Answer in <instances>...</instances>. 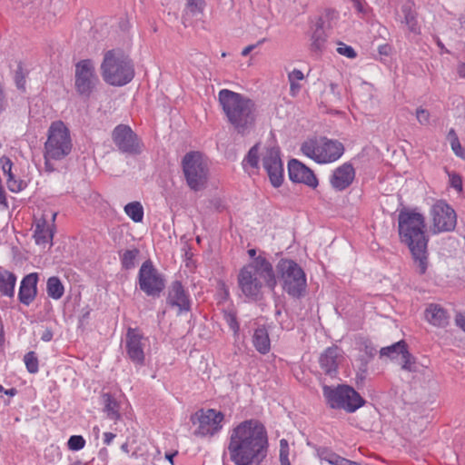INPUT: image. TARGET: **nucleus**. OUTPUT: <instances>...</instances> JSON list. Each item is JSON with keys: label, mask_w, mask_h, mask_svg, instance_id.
<instances>
[{"label": "nucleus", "mask_w": 465, "mask_h": 465, "mask_svg": "<svg viewBox=\"0 0 465 465\" xmlns=\"http://www.w3.org/2000/svg\"><path fill=\"white\" fill-rule=\"evenodd\" d=\"M268 447L265 427L252 419L232 430L227 449L235 465H261L267 456Z\"/></svg>", "instance_id": "nucleus-1"}, {"label": "nucleus", "mask_w": 465, "mask_h": 465, "mask_svg": "<svg viewBox=\"0 0 465 465\" xmlns=\"http://www.w3.org/2000/svg\"><path fill=\"white\" fill-rule=\"evenodd\" d=\"M399 234L401 242L405 243L415 262H418L420 274L427 270L428 238L425 234V218L414 210L402 209L398 215Z\"/></svg>", "instance_id": "nucleus-2"}, {"label": "nucleus", "mask_w": 465, "mask_h": 465, "mask_svg": "<svg viewBox=\"0 0 465 465\" xmlns=\"http://www.w3.org/2000/svg\"><path fill=\"white\" fill-rule=\"evenodd\" d=\"M237 281L242 293L252 301L259 299L263 284L272 291L277 285V277L272 263L262 255L240 270Z\"/></svg>", "instance_id": "nucleus-3"}, {"label": "nucleus", "mask_w": 465, "mask_h": 465, "mask_svg": "<svg viewBox=\"0 0 465 465\" xmlns=\"http://www.w3.org/2000/svg\"><path fill=\"white\" fill-rule=\"evenodd\" d=\"M218 100L228 122L241 134L250 132L255 124V104L248 97L228 89H222Z\"/></svg>", "instance_id": "nucleus-4"}, {"label": "nucleus", "mask_w": 465, "mask_h": 465, "mask_svg": "<svg viewBox=\"0 0 465 465\" xmlns=\"http://www.w3.org/2000/svg\"><path fill=\"white\" fill-rule=\"evenodd\" d=\"M73 150V140L70 130L63 121H55L51 124L47 131V139L44 146V158L50 161H62L66 158Z\"/></svg>", "instance_id": "nucleus-5"}, {"label": "nucleus", "mask_w": 465, "mask_h": 465, "mask_svg": "<svg viewBox=\"0 0 465 465\" xmlns=\"http://www.w3.org/2000/svg\"><path fill=\"white\" fill-rule=\"evenodd\" d=\"M276 271L282 290L292 298L300 299L306 293L307 280L302 268L293 260L281 259Z\"/></svg>", "instance_id": "nucleus-6"}, {"label": "nucleus", "mask_w": 465, "mask_h": 465, "mask_svg": "<svg viewBox=\"0 0 465 465\" xmlns=\"http://www.w3.org/2000/svg\"><path fill=\"white\" fill-rule=\"evenodd\" d=\"M301 151L307 157L322 164L340 159L344 153V146L338 140L322 136L306 140L302 143Z\"/></svg>", "instance_id": "nucleus-7"}, {"label": "nucleus", "mask_w": 465, "mask_h": 465, "mask_svg": "<svg viewBox=\"0 0 465 465\" xmlns=\"http://www.w3.org/2000/svg\"><path fill=\"white\" fill-rule=\"evenodd\" d=\"M322 392L331 409H342L347 412H354L365 402L361 396L348 385H339L336 388L324 385Z\"/></svg>", "instance_id": "nucleus-8"}, {"label": "nucleus", "mask_w": 465, "mask_h": 465, "mask_svg": "<svg viewBox=\"0 0 465 465\" xmlns=\"http://www.w3.org/2000/svg\"><path fill=\"white\" fill-rule=\"evenodd\" d=\"M101 81L92 60H78L74 64V90L83 99H89L97 92Z\"/></svg>", "instance_id": "nucleus-9"}, {"label": "nucleus", "mask_w": 465, "mask_h": 465, "mask_svg": "<svg viewBox=\"0 0 465 465\" xmlns=\"http://www.w3.org/2000/svg\"><path fill=\"white\" fill-rule=\"evenodd\" d=\"M182 163L188 186L193 191L202 190L208 176V165L203 154L199 152L187 153Z\"/></svg>", "instance_id": "nucleus-10"}, {"label": "nucleus", "mask_w": 465, "mask_h": 465, "mask_svg": "<svg viewBox=\"0 0 465 465\" xmlns=\"http://www.w3.org/2000/svg\"><path fill=\"white\" fill-rule=\"evenodd\" d=\"M431 232L434 234L453 232L457 225V213L445 201H437L430 209Z\"/></svg>", "instance_id": "nucleus-11"}, {"label": "nucleus", "mask_w": 465, "mask_h": 465, "mask_svg": "<svg viewBox=\"0 0 465 465\" xmlns=\"http://www.w3.org/2000/svg\"><path fill=\"white\" fill-rule=\"evenodd\" d=\"M101 70L104 80L114 86L128 84L134 75V67L128 60H104Z\"/></svg>", "instance_id": "nucleus-12"}, {"label": "nucleus", "mask_w": 465, "mask_h": 465, "mask_svg": "<svg viewBox=\"0 0 465 465\" xmlns=\"http://www.w3.org/2000/svg\"><path fill=\"white\" fill-rule=\"evenodd\" d=\"M138 284L140 290L147 296L160 297L165 288V279L153 266L152 261L147 260L140 267Z\"/></svg>", "instance_id": "nucleus-13"}, {"label": "nucleus", "mask_w": 465, "mask_h": 465, "mask_svg": "<svg viewBox=\"0 0 465 465\" xmlns=\"http://www.w3.org/2000/svg\"><path fill=\"white\" fill-rule=\"evenodd\" d=\"M224 415L221 411H216L213 409L206 411L200 410L196 411L192 417L191 420L198 428L194 431V435L200 437L213 436L219 432L223 427L222 422Z\"/></svg>", "instance_id": "nucleus-14"}, {"label": "nucleus", "mask_w": 465, "mask_h": 465, "mask_svg": "<svg viewBox=\"0 0 465 465\" xmlns=\"http://www.w3.org/2000/svg\"><path fill=\"white\" fill-rule=\"evenodd\" d=\"M112 139L118 150L124 153L139 154L142 152V143L136 134L126 124L117 125L113 133Z\"/></svg>", "instance_id": "nucleus-15"}, {"label": "nucleus", "mask_w": 465, "mask_h": 465, "mask_svg": "<svg viewBox=\"0 0 465 465\" xmlns=\"http://www.w3.org/2000/svg\"><path fill=\"white\" fill-rule=\"evenodd\" d=\"M262 166L273 187H280L283 182V164L278 147L267 148L262 155Z\"/></svg>", "instance_id": "nucleus-16"}, {"label": "nucleus", "mask_w": 465, "mask_h": 465, "mask_svg": "<svg viewBox=\"0 0 465 465\" xmlns=\"http://www.w3.org/2000/svg\"><path fill=\"white\" fill-rule=\"evenodd\" d=\"M166 303L172 308H176L179 314L191 310L190 295L180 281H174L169 285Z\"/></svg>", "instance_id": "nucleus-17"}, {"label": "nucleus", "mask_w": 465, "mask_h": 465, "mask_svg": "<svg viewBox=\"0 0 465 465\" xmlns=\"http://www.w3.org/2000/svg\"><path fill=\"white\" fill-rule=\"evenodd\" d=\"M144 337L137 329L129 328L125 338V348L129 359L137 365L144 363Z\"/></svg>", "instance_id": "nucleus-18"}, {"label": "nucleus", "mask_w": 465, "mask_h": 465, "mask_svg": "<svg viewBox=\"0 0 465 465\" xmlns=\"http://www.w3.org/2000/svg\"><path fill=\"white\" fill-rule=\"evenodd\" d=\"M289 178L293 183H304L312 188H316L318 179L314 173L302 162L292 159L288 163Z\"/></svg>", "instance_id": "nucleus-19"}, {"label": "nucleus", "mask_w": 465, "mask_h": 465, "mask_svg": "<svg viewBox=\"0 0 465 465\" xmlns=\"http://www.w3.org/2000/svg\"><path fill=\"white\" fill-rule=\"evenodd\" d=\"M354 177L355 171L353 166L349 163H345L333 171L330 183L335 190L343 191L351 184Z\"/></svg>", "instance_id": "nucleus-20"}, {"label": "nucleus", "mask_w": 465, "mask_h": 465, "mask_svg": "<svg viewBox=\"0 0 465 465\" xmlns=\"http://www.w3.org/2000/svg\"><path fill=\"white\" fill-rule=\"evenodd\" d=\"M38 274L32 272L25 275L21 281L18 300L24 305H30L37 295Z\"/></svg>", "instance_id": "nucleus-21"}, {"label": "nucleus", "mask_w": 465, "mask_h": 465, "mask_svg": "<svg viewBox=\"0 0 465 465\" xmlns=\"http://www.w3.org/2000/svg\"><path fill=\"white\" fill-rule=\"evenodd\" d=\"M342 360V351L337 346L328 347L321 355L319 362L322 371L333 376L337 372L338 366Z\"/></svg>", "instance_id": "nucleus-22"}, {"label": "nucleus", "mask_w": 465, "mask_h": 465, "mask_svg": "<svg viewBox=\"0 0 465 465\" xmlns=\"http://www.w3.org/2000/svg\"><path fill=\"white\" fill-rule=\"evenodd\" d=\"M55 224H49L45 218L42 217L35 222L34 239L38 245H53Z\"/></svg>", "instance_id": "nucleus-23"}, {"label": "nucleus", "mask_w": 465, "mask_h": 465, "mask_svg": "<svg viewBox=\"0 0 465 465\" xmlns=\"http://www.w3.org/2000/svg\"><path fill=\"white\" fill-rule=\"evenodd\" d=\"M425 318L430 324L440 328H445L450 321L447 311L440 305L434 303H430L426 308Z\"/></svg>", "instance_id": "nucleus-24"}, {"label": "nucleus", "mask_w": 465, "mask_h": 465, "mask_svg": "<svg viewBox=\"0 0 465 465\" xmlns=\"http://www.w3.org/2000/svg\"><path fill=\"white\" fill-rule=\"evenodd\" d=\"M326 42L327 35L323 28V20L322 18H318L311 36V49L316 53L321 52L325 48Z\"/></svg>", "instance_id": "nucleus-25"}, {"label": "nucleus", "mask_w": 465, "mask_h": 465, "mask_svg": "<svg viewBox=\"0 0 465 465\" xmlns=\"http://www.w3.org/2000/svg\"><path fill=\"white\" fill-rule=\"evenodd\" d=\"M16 276L7 270H0V293L9 298L15 295Z\"/></svg>", "instance_id": "nucleus-26"}, {"label": "nucleus", "mask_w": 465, "mask_h": 465, "mask_svg": "<svg viewBox=\"0 0 465 465\" xmlns=\"http://www.w3.org/2000/svg\"><path fill=\"white\" fill-rule=\"evenodd\" d=\"M254 348L262 354H266L271 350L269 333L265 327H258L252 336Z\"/></svg>", "instance_id": "nucleus-27"}, {"label": "nucleus", "mask_w": 465, "mask_h": 465, "mask_svg": "<svg viewBox=\"0 0 465 465\" xmlns=\"http://www.w3.org/2000/svg\"><path fill=\"white\" fill-rule=\"evenodd\" d=\"M102 401L104 404V411L106 412L107 417L111 420H117L120 419L119 404L116 400L110 393H104L102 395Z\"/></svg>", "instance_id": "nucleus-28"}, {"label": "nucleus", "mask_w": 465, "mask_h": 465, "mask_svg": "<svg viewBox=\"0 0 465 465\" xmlns=\"http://www.w3.org/2000/svg\"><path fill=\"white\" fill-rule=\"evenodd\" d=\"M408 349V345L405 341L401 340L397 341L390 346L383 347L380 350L381 357L387 356L391 360L397 359L406 351Z\"/></svg>", "instance_id": "nucleus-29"}, {"label": "nucleus", "mask_w": 465, "mask_h": 465, "mask_svg": "<svg viewBox=\"0 0 465 465\" xmlns=\"http://www.w3.org/2000/svg\"><path fill=\"white\" fill-rule=\"evenodd\" d=\"M140 253L137 248L119 252L120 262L123 269L131 270L135 267L136 259Z\"/></svg>", "instance_id": "nucleus-30"}, {"label": "nucleus", "mask_w": 465, "mask_h": 465, "mask_svg": "<svg viewBox=\"0 0 465 465\" xmlns=\"http://www.w3.org/2000/svg\"><path fill=\"white\" fill-rule=\"evenodd\" d=\"M29 72V68L22 61L17 63L15 69L14 81L16 88L22 92H25V79Z\"/></svg>", "instance_id": "nucleus-31"}, {"label": "nucleus", "mask_w": 465, "mask_h": 465, "mask_svg": "<svg viewBox=\"0 0 465 465\" xmlns=\"http://www.w3.org/2000/svg\"><path fill=\"white\" fill-rule=\"evenodd\" d=\"M46 291L49 297L58 300L64 295V288L60 279L53 276L47 280Z\"/></svg>", "instance_id": "nucleus-32"}, {"label": "nucleus", "mask_w": 465, "mask_h": 465, "mask_svg": "<svg viewBox=\"0 0 465 465\" xmlns=\"http://www.w3.org/2000/svg\"><path fill=\"white\" fill-rule=\"evenodd\" d=\"M126 215L134 223H141L143 219V207L140 202H132L124 206Z\"/></svg>", "instance_id": "nucleus-33"}, {"label": "nucleus", "mask_w": 465, "mask_h": 465, "mask_svg": "<svg viewBox=\"0 0 465 465\" xmlns=\"http://www.w3.org/2000/svg\"><path fill=\"white\" fill-rule=\"evenodd\" d=\"M223 320L226 322L230 329L232 331L234 337H237L240 331V325L237 321L236 312L232 308L224 309L223 311Z\"/></svg>", "instance_id": "nucleus-34"}, {"label": "nucleus", "mask_w": 465, "mask_h": 465, "mask_svg": "<svg viewBox=\"0 0 465 465\" xmlns=\"http://www.w3.org/2000/svg\"><path fill=\"white\" fill-rule=\"evenodd\" d=\"M259 164V144H254L248 152L247 155L242 161V166L245 168L246 165L252 168H257Z\"/></svg>", "instance_id": "nucleus-35"}, {"label": "nucleus", "mask_w": 465, "mask_h": 465, "mask_svg": "<svg viewBox=\"0 0 465 465\" xmlns=\"http://www.w3.org/2000/svg\"><path fill=\"white\" fill-rule=\"evenodd\" d=\"M404 22L406 25L408 26L409 30L412 33H418L419 32V24L417 20L416 14L413 13L410 8H404Z\"/></svg>", "instance_id": "nucleus-36"}, {"label": "nucleus", "mask_w": 465, "mask_h": 465, "mask_svg": "<svg viewBox=\"0 0 465 465\" xmlns=\"http://www.w3.org/2000/svg\"><path fill=\"white\" fill-rule=\"evenodd\" d=\"M319 456L321 460H325L331 465H342L344 460V458L326 449L321 450Z\"/></svg>", "instance_id": "nucleus-37"}, {"label": "nucleus", "mask_w": 465, "mask_h": 465, "mask_svg": "<svg viewBox=\"0 0 465 465\" xmlns=\"http://www.w3.org/2000/svg\"><path fill=\"white\" fill-rule=\"evenodd\" d=\"M24 361L28 372L36 373L38 371V359L35 351L27 352L24 357Z\"/></svg>", "instance_id": "nucleus-38"}, {"label": "nucleus", "mask_w": 465, "mask_h": 465, "mask_svg": "<svg viewBox=\"0 0 465 465\" xmlns=\"http://www.w3.org/2000/svg\"><path fill=\"white\" fill-rule=\"evenodd\" d=\"M290 448L285 439L280 440V462L281 465H291L289 460Z\"/></svg>", "instance_id": "nucleus-39"}, {"label": "nucleus", "mask_w": 465, "mask_h": 465, "mask_svg": "<svg viewBox=\"0 0 465 465\" xmlns=\"http://www.w3.org/2000/svg\"><path fill=\"white\" fill-rule=\"evenodd\" d=\"M303 77L304 75L302 72L298 69H294L291 73H289L291 91L293 94L300 89V85L296 84V81H301L303 79Z\"/></svg>", "instance_id": "nucleus-40"}, {"label": "nucleus", "mask_w": 465, "mask_h": 465, "mask_svg": "<svg viewBox=\"0 0 465 465\" xmlns=\"http://www.w3.org/2000/svg\"><path fill=\"white\" fill-rule=\"evenodd\" d=\"M85 445V440L81 435H73L67 441L68 449L74 451L82 450Z\"/></svg>", "instance_id": "nucleus-41"}, {"label": "nucleus", "mask_w": 465, "mask_h": 465, "mask_svg": "<svg viewBox=\"0 0 465 465\" xmlns=\"http://www.w3.org/2000/svg\"><path fill=\"white\" fill-rule=\"evenodd\" d=\"M401 369L408 371H415V361L412 355L407 350L401 357Z\"/></svg>", "instance_id": "nucleus-42"}, {"label": "nucleus", "mask_w": 465, "mask_h": 465, "mask_svg": "<svg viewBox=\"0 0 465 465\" xmlns=\"http://www.w3.org/2000/svg\"><path fill=\"white\" fill-rule=\"evenodd\" d=\"M6 183L8 189L13 193H19L26 186V183L23 180H16L15 175L7 177Z\"/></svg>", "instance_id": "nucleus-43"}, {"label": "nucleus", "mask_w": 465, "mask_h": 465, "mask_svg": "<svg viewBox=\"0 0 465 465\" xmlns=\"http://www.w3.org/2000/svg\"><path fill=\"white\" fill-rule=\"evenodd\" d=\"M360 344L361 350L363 351L368 357L372 358L377 353V348L370 340L363 339Z\"/></svg>", "instance_id": "nucleus-44"}, {"label": "nucleus", "mask_w": 465, "mask_h": 465, "mask_svg": "<svg viewBox=\"0 0 465 465\" xmlns=\"http://www.w3.org/2000/svg\"><path fill=\"white\" fill-rule=\"evenodd\" d=\"M337 53L347 58H354L356 56L354 49L341 42L338 43Z\"/></svg>", "instance_id": "nucleus-45"}, {"label": "nucleus", "mask_w": 465, "mask_h": 465, "mask_svg": "<svg viewBox=\"0 0 465 465\" xmlns=\"http://www.w3.org/2000/svg\"><path fill=\"white\" fill-rule=\"evenodd\" d=\"M415 114L420 124L428 125L430 124V114L428 110L419 107L416 109Z\"/></svg>", "instance_id": "nucleus-46"}, {"label": "nucleus", "mask_w": 465, "mask_h": 465, "mask_svg": "<svg viewBox=\"0 0 465 465\" xmlns=\"http://www.w3.org/2000/svg\"><path fill=\"white\" fill-rule=\"evenodd\" d=\"M449 175V182L452 188L457 190L458 192L462 191V178L460 174L457 173H448Z\"/></svg>", "instance_id": "nucleus-47"}, {"label": "nucleus", "mask_w": 465, "mask_h": 465, "mask_svg": "<svg viewBox=\"0 0 465 465\" xmlns=\"http://www.w3.org/2000/svg\"><path fill=\"white\" fill-rule=\"evenodd\" d=\"M0 164L4 174H5L7 177L14 175L12 173L13 163L8 157L2 156L0 158Z\"/></svg>", "instance_id": "nucleus-48"}, {"label": "nucleus", "mask_w": 465, "mask_h": 465, "mask_svg": "<svg viewBox=\"0 0 465 465\" xmlns=\"http://www.w3.org/2000/svg\"><path fill=\"white\" fill-rule=\"evenodd\" d=\"M129 55V53L125 50H123V49H112V50H109L105 55H104V58H108V59H111V58H124L126 56Z\"/></svg>", "instance_id": "nucleus-49"}, {"label": "nucleus", "mask_w": 465, "mask_h": 465, "mask_svg": "<svg viewBox=\"0 0 465 465\" xmlns=\"http://www.w3.org/2000/svg\"><path fill=\"white\" fill-rule=\"evenodd\" d=\"M352 3L353 8L360 14H367L369 10V6L365 0H351Z\"/></svg>", "instance_id": "nucleus-50"}, {"label": "nucleus", "mask_w": 465, "mask_h": 465, "mask_svg": "<svg viewBox=\"0 0 465 465\" xmlns=\"http://www.w3.org/2000/svg\"><path fill=\"white\" fill-rule=\"evenodd\" d=\"M7 106L8 101L5 92L4 84L0 81V115L6 110Z\"/></svg>", "instance_id": "nucleus-51"}, {"label": "nucleus", "mask_w": 465, "mask_h": 465, "mask_svg": "<svg viewBox=\"0 0 465 465\" xmlns=\"http://www.w3.org/2000/svg\"><path fill=\"white\" fill-rule=\"evenodd\" d=\"M187 6L192 13L201 12L203 7V0H188Z\"/></svg>", "instance_id": "nucleus-52"}, {"label": "nucleus", "mask_w": 465, "mask_h": 465, "mask_svg": "<svg viewBox=\"0 0 465 465\" xmlns=\"http://www.w3.org/2000/svg\"><path fill=\"white\" fill-rule=\"evenodd\" d=\"M450 147L457 156L462 159L465 158V150L462 148L460 140L450 143Z\"/></svg>", "instance_id": "nucleus-53"}, {"label": "nucleus", "mask_w": 465, "mask_h": 465, "mask_svg": "<svg viewBox=\"0 0 465 465\" xmlns=\"http://www.w3.org/2000/svg\"><path fill=\"white\" fill-rule=\"evenodd\" d=\"M455 322L462 331H465V316L462 313H457Z\"/></svg>", "instance_id": "nucleus-54"}, {"label": "nucleus", "mask_w": 465, "mask_h": 465, "mask_svg": "<svg viewBox=\"0 0 465 465\" xmlns=\"http://www.w3.org/2000/svg\"><path fill=\"white\" fill-rule=\"evenodd\" d=\"M115 438V434L113 432H104V443L105 445H110L114 439Z\"/></svg>", "instance_id": "nucleus-55"}, {"label": "nucleus", "mask_w": 465, "mask_h": 465, "mask_svg": "<svg viewBox=\"0 0 465 465\" xmlns=\"http://www.w3.org/2000/svg\"><path fill=\"white\" fill-rule=\"evenodd\" d=\"M53 339V331L50 329H46L41 335V340L44 341H50Z\"/></svg>", "instance_id": "nucleus-56"}, {"label": "nucleus", "mask_w": 465, "mask_h": 465, "mask_svg": "<svg viewBox=\"0 0 465 465\" xmlns=\"http://www.w3.org/2000/svg\"><path fill=\"white\" fill-rule=\"evenodd\" d=\"M447 139L448 141L450 143L454 142V141H458L459 140V137L455 132V130L453 128L450 129L448 134H447Z\"/></svg>", "instance_id": "nucleus-57"}, {"label": "nucleus", "mask_w": 465, "mask_h": 465, "mask_svg": "<svg viewBox=\"0 0 465 465\" xmlns=\"http://www.w3.org/2000/svg\"><path fill=\"white\" fill-rule=\"evenodd\" d=\"M254 47H255V45H248V46L244 47V48L242 49V51L241 52V55H242V56H247V55L250 54V52H251L252 49H254Z\"/></svg>", "instance_id": "nucleus-58"}, {"label": "nucleus", "mask_w": 465, "mask_h": 465, "mask_svg": "<svg viewBox=\"0 0 465 465\" xmlns=\"http://www.w3.org/2000/svg\"><path fill=\"white\" fill-rule=\"evenodd\" d=\"M459 75L465 78V63H461L458 67Z\"/></svg>", "instance_id": "nucleus-59"}, {"label": "nucleus", "mask_w": 465, "mask_h": 465, "mask_svg": "<svg viewBox=\"0 0 465 465\" xmlns=\"http://www.w3.org/2000/svg\"><path fill=\"white\" fill-rule=\"evenodd\" d=\"M176 454H177V451H174L173 453H166L165 454L166 460H169L172 465H173V458H174V456Z\"/></svg>", "instance_id": "nucleus-60"}, {"label": "nucleus", "mask_w": 465, "mask_h": 465, "mask_svg": "<svg viewBox=\"0 0 465 465\" xmlns=\"http://www.w3.org/2000/svg\"><path fill=\"white\" fill-rule=\"evenodd\" d=\"M17 391L15 388H11L9 390H5V393L9 396H15L16 394Z\"/></svg>", "instance_id": "nucleus-61"}, {"label": "nucleus", "mask_w": 465, "mask_h": 465, "mask_svg": "<svg viewBox=\"0 0 465 465\" xmlns=\"http://www.w3.org/2000/svg\"><path fill=\"white\" fill-rule=\"evenodd\" d=\"M4 342H5V334H4L3 329L1 328L0 329V350L2 349V347L4 345Z\"/></svg>", "instance_id": "nucleus-62"}, {"label": "nucleus", "mask_w": 465, "mask_h": 465, "mask_svg": "<svg viewBox=\"0 0 465 465\" xmlns=\"http://www.w3.org/2000/svg\"><path fill=\"white\" fill-rule=\"evenodd\" d=\"M342 465H361V464L355 462V461H351V460L344 458Z\"/></svg>", "instance_id": "nucleus-63"}, {"label": "nucleus", "mask_w": 465, "mask_h": 465, "mask_svg": "<svg viewBox=\"0 0 465 465\" xmlns=\"http://www.w3.org/2000/svg\"><path fill=\"white\" fill-rule=\"evenodd\" d=\"M248 254L251 258H252V261L256 258L255 255H256V251L254 249H250L248 251Z\"/></svg>", "instance_id": "nucleus-64"}]
</instances>
